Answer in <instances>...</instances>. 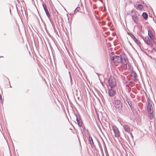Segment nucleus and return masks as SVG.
I'll return each instance as SVG.
<instances>
[{
  "instance_id": "f257e3e1",
  "label": "nucleus",
  "mask_w": 156,
  "mask_h": 156,
  "mask_svg": "<svg viewBox=\"0 0 156 156\" xmlns=\"http://www.w3.org/2000/svg\"><path fill=\"white\" fill-rule=\"evenodd\" d=\"M114 104L116 110L119 113L122 114H124L125 113V108H123L122 104L120 100H115L114 101Z\"/></svg>"
},
{
  "instance_id": "f03ea898",
  "label": "nucleus",
  "mask_w": 156,
  "mask_h": 156,
  "mask_svg": "<svg viewBox=\"0 0 156 156\" xmlns=\"http://www.w3.org/2000/svg\"><path fill=\"white\" fill-rule=\"evenodd\" d=\"M114 54L113 52L111 53V55H110V57L111 61L113 62L114 63H120L122 61V56L123 55H125V54L124 52H122L119 56L114 55L112 56Z\"/></svg>"
},
{
  "instance_id": "7ed1b4c3",
  "label": "nucleus",
  "mask_w": 156,
  "mask_h": 156,
  "mask_svg": "<svg viewBox=\"0 0 156 156\" xmlns=\"http://www.w3.org/2000/svg\"><path fill=\"white\" fill-rule=\"evenodd\" d=\"M108 82L111 88H114L116 85L115 80L113 76H111L109 78Z\"/></svg>"
},
{
  "instance_id": "20e7f679",
  "label": "nucleus",
  "mask_w": 156,
  "mask_h": 156,
  "mask_svg": "<svg viewBox=\"0 0 156 156\" xmlns=\"http://www.w3.org/2000/svg\"><path fill=\"white\" fill-rule=\"evenodd\" d=\"M76 111L77 113H74V114L76 117V121L78 125L80 127L82 125H83V123L82 120L80 115L77 109H76Z\"/></svg>"
},
{
  "instance_id": "39448f33",
  "label": "nucleus",
  "mask_w": 156,
  "mask_h": 156,
  "mask_svg": "<svg viewBox=\"0 0 156 156\" xmlns=\"http://www.w3.org/2000/svg\"><path fill=\"white\" fill-rule=\"evenodd\" d=\"M112 128L115 137L118 138L120 136L119 131L117 127L115 125L112 126Z\"/></svg>"
},
{
  "instance_id": "423d86ee",
  "label": "nucleus",
  "mask_w": 156,
  "mask_h": 156,
  "mask_svg": "<svg viewBox=\"0 0 156 156\" xmlns=\"http://www.w3.org/2000/svg\"><path fill=\"white\" fill-rule=\"evenodd\" d=\"M131 38L138 45L140 46L141 43L136 38V37L131 33H128Z\"/></svg>"
},
{
  "instance_id": "0eeeda50",
  "label": "nucleus",
  "mask_w": 156,
  "mask_h": 156,
  "mask_svg": "<svg viewBox=\"0 0 156 156\" xmlns=\"http://www.w3.org/2000/svg\"><path fill=\"white\" fill-rule=\"evenodd\" d=\"M87 136H89L88 138V141L89 142V144H90L91 146L92 147H95V145L93 141V140L92 137L90 135V133H88L87 134Z\"/></svg>"
},
{
  "instance_id": "6e6552de",
  "label": "nucleus",
  "mask_w": 156,
  "mask_h": 156,
  "mask_svg": "<svg viewBox=\"0 0 156 156\" xmlns=\"http://www.w3.org/2000/svg\"><path fill=\"white\" fill-rule=\"evenodd\" d=\"M147 30L148 37L151 39L152 41H153V40L155 39V37L154 36L153 32L148 29Z\"/></svg>"
},
{
  "instance_id": "1a4fd4ad",
  "label": "nucleus",
  "mask_w": 156,
  "mask_h": 156,
  "mask_svg": "<svg viewBox=\"0 0 156 156\" xmlns=\"http://www.w3.org/2000/svg\"><path fill=\"white\" fill-rule=\"evenodd\" d=\"M108 94L110 97H112L114 96L116 94V91L113 88L108 89Z\"/></svg>"
},
{
  "instance_id": "9d476101",
  "label": "nucleus",
  "mask_w": 156,
  "mask_h": 156,
  "mask_svg": "<svg viewBox=\"0 0 156 156\" xmlns=\"http://www.w3.org/2000/svg\"><path fill=\"white\" fill-rule=\"evenodd\" d=\"M149 37L148 36H146L145 38L144 36L142 37V38L143 39L145 43L148 45H151V41Z\"/></svg>"
},
{
  "instance_id": "9b49d317",
  "label": "nucleus",
  "mask_w": 156,
  "mask_h": 156,
  "mask_svg": "<svg viewBox=\"0 0 156 156\" xmlns=\"http://www.w3.org/2000/svg\"><path fill=\"white\" fill-rule=\"evenodd\" d=\"M122 59L121 63L122 65H126L127 64V63L129 62L128 58L126 57L125 55V56L123 55H123H122Z\"/></svg>"
},
{
  "instance_id": "f8f14e48",
  "label": "nucleus",
  "mask_w": 156,
  "mask_h": 156,
  "mask_svg": "<svg viewBox=\"0 0 156 156\" xmlns=\"http://www.w3.org/2000/svg\"><path fill=\"white\" fill-rule=\"evenodd\" d=\"M131 16L134 23H137L138 22V20L136 12H134V14H131Z\"/></svg>"
},
{
  "instance_id": "ddd939ff",
  "label": "nucleus",
  "mask_w": 156,
  "mask_h": 156,
  "mask_svg": "<svg viewBox=\"0 0 156 156\" xmlns=\"http://www.w3.org/2000/svg\"><path fill=\"white\" fill-rule=\"evenodd\" d=\"M123 128L125 130V131L128 133H129L130 130V128L129 126L126 124H124L123 126Z\"/></svg>"
},
{
  "instance_id": "4468645a",
  "label": "nucleus",
  "mask_w": 156,
  "mask_h": 156,
  "mask_svg": "<svg viewBox=\"0 0 156 156\" xmlns=\"http://www.w3.org/2000/svg\"><path fill=\"white\" fill-rule=\"evenodd\" d=\"M126 101L128 103L131 109H133V106L131 101H130V99L128 98H127L126 99Z\"/></svg>"
},
{
  "instance_id": "2eb2a0df",
  "label": "nucleus",
  "mask_w": 156,
  "mask_h": 156,
  "mask_svg": "<svg viewBox=\"0 0 156 156\" xmlns=\"http://www.w3.org/2000/svg\"><path fill=\"white\" fill-rule=\"evenodd\" d=\"M142 16L143 17L144 19L145 20H147L148 18V15L147 13L146 12H143Z\"/></svg>"
},
{
  "instance_id": "dca6fc26",
  "label": "nucleus",
  "mask_w": 156,
  "mask_h": 156,
  "mask_svg": "<svg viewBox=\"0 0 156 156\" xmlns=\"http://www.w3.org/2000/svg\"><path fill=\"white\" fill-rule=\"evenodd\" d=\"M147 101V107H152V103H153V102L149 98H148V101Z\"/></svg>"
},
{
  "instance_id": "f3484780",
  "label": "nucleus",
  "mask_w": 156,
  "mask_h": 156,
  "mask_svg": "<svg viewBox=\"0 0 156 156\" xmlns=\"http://www.w3.org/2000/svg\"><path fill=\"white\" fill-rule=\"evenodd\" d=\"M148 113V117L149 119L151 120H152L154 118L153 112H149Z\"/></svg>"
},
{
  "instance_id": "a211bd4d",
  "label": "nucleus",
  "mask_w": 156,
  "mask_h": 156,
  "mask_svg": "<svg viewBox=\"0 0 156 156\" xmlns=\"http://www.w3.org/2000/svg\"><path fill=\"white\" fill-rule=\"evenodd\" d=\"M144 8L143 5L141 4H139L136 7V9L140 10H142Z\"/></svg>"
},
{
  "instance_id": "6ab92c4d",
  "label": "nucleus",
  "mask_w": 156,
  "mask_h": 156,
  "mask_svg": "<svg viewBox=\"0 0 156 156\" xmlns=\"http://www.w3.org/2000/svg\"><path fill=\"white\" fill-rule=\"evenodd\" d=\"M131 73L132 76L134 77V78L137 77V75L136 72L133 71V70H132L131 72Z\"/></svg>"
},
{
  "instance_id": "aec40b11",
  "label": "nucleus",
  "mask_w": 156,
  "mask_h": 156,
  "mask_svg": "<svg viewBox=\"0 0 156 156\" xmlns=\"http://www.w3.org/2000/svg\"><path fill=\"white\" fill-rule=\"evenodd\" d=\"M147 110L148 113L153 112V107H147Z\"/></svg>"
},
{
  "instance_id": "412c9836",
  "label": "nucleus",
  "mask_w": 156,
  "mask_h": 156,
  "mask_svg": "<svg viewBox=\"0 0 156 156\" xmlns=\"http://www.w3.org/2000/svg\"><path fill=\"white\" fill-rule=\"evenodd\" d=\"M97 141L98 142V143L99 147L101 150L102 151V146H101V145L100 142H99V140H98V139H97Z\"/></svg>"
},
{
  "instance_id": "4be33fe9",
  "label": "nucleus",
  "mask_w": 156,
  "mask_h": 156,
  "mask_svg": "<svg viewBox=\"0 0 156 156\" xmlns=\"http://www.w3.org/2000/svg\"><path fill=\"white\" fill-rule=\"evenodd\" d=\"M45 13H46V15L47 16L48 18V19H50V18L51 17V15L49 13V11L46 12Z\"/></svg>"
},
{
  "instance_id": "5701e85b",
  "label": "nucleus",
  "mask_w": 156,
  "mask_h": 156,
  "mask_svg": "<svg viewBox=\"0 0 156 156\" xmlns=\"http://www.w3.org/2000/svg\"><path fill=\"white\" fill-rule=\"evenodd\" d=\"M80 9V8L79 7H76L74 11V13H75L76 12H78Z\"/></svg>"
},
{
  "instance_id": "b1692460",
  "label": "nucleus",
  "mask_w": 156,
  "mask_h": 156,
  "mask_svg": "<svg viewBox=\"0 0 156 156\" xmlns=\"http://www.w3.org/2000/svg\"><path fill=\"white\" fill-rule=\"evenodd\" d=\"M49 20H50V22L51 23L52 26V27L54 28V29L55 30V25L53 22L50 19H50H49Z\"/></svg>"
},
{
  "instance_id": "393cba45",
  "label": "nucleus",
  "mask_w": 156,
  "mask_h": 156,
  "mask_svg": "<svg viewBox=\"0 0 156 156\" xmlns=\"http://www.w3.org/2000/svg\"><path fill=\"white\" fill-rule=\"evenodd\" d=\"M49 20H50V22L51 23L52 26V27L54 28V29L55 30V25L53 22L50 19H50H49Z\"/></svg>"
},
{
  "instance_id": "a878e982",
  "label": "nucleus",
  "mask_w": 156,
  "mask_h": 156,
  "mask_svg": "<svg viewBox=\"0 0 156 156\" xmlns=\"http://www.w3.org/2000/svg\"><path fill=\"white\" fill-rule=\"evenodd\" d=\"M42 5H43V6L44 9L47 8L46 4L45 3H42Z\"/></svg>"
},
{
  "instance_id": "bb28decb",
  "label": "nucleus",
  "mask_w": 156,
  "mask_h": 156,
  "mask_svg": "<svg viewBox=\"0 0 156 156\" xmlns=\"http://www.w3.org/2000/svg\"><path fill=\"white\" fill-rule=\"evenodd\" d=\"M70 79V83L71 85L73 84V83L72 82V76L71 75H70V76H69Z\"/></svg>"
},
{
  "instance_id": "cd10ccee",
  "label": "nucleus",
  "mask_w": 156,
  "mask_h": 156,
  "mask_svg": "<svg viewBox=\"0 0 156 156\" xmlns=\"http://www.w3.org/2000/svg\"><path fill=\"white\" fill-rule=\"evenodd\" d=\"M147 154V156H151V153L150 152L148 151Z\"/></svg>"
},
{
  "instance_id": "c85d7f7f",
  "label": "nucleus",
  "mask_w": 156,
  "mask_h": 156,
  "mask_svg": "<svg viewBox=\"0 0 156 156\" xmlns=\"http://www.w3.org/2000/svg\"><path fill=\"white\" fill-rule=\"evenodd\" d=\"M83 125H84V124ZM80 127H82L84 131H85L86 130V129L85 128V126H84V125L83 126V125H82V126Z\"/></svg>"
},
{
  "instance_id": "c756f323",
  "label": "nucleus",
  "mask_w": 156,
  "mask_h": 156,
  "mask_svg": "<svg viewBox=\"0 0 156 156\" xmlns=\"http://www.w3.org/2000/svg\"><path fill=\"white\" fill-rule=\"evenodd\" d=\"M99 79L100 81V83H101V85L103 86V87H104V85L103 82L100 80V78H99Z\"/></svg>"
},
{
  "instance_id": "7c9ffc66",
  "label": "nucleus",
  "mask_w": 156,
  "mask_h": 156,
  "mask_svg": "<svg viewBox=\"0 0 156 156\" xmlns=\"http://www.w3.org/2000/svg\"><path fill=\"white\" fill-rule=\"evenodd\" d=\"M134 12H136L135 11H134L133 10H132L131 12L130 15L133 14H134Z\"/></svg>"
},
{
  "instance_id": "2f4dec72",
  "label": "nucleus",
  "mask_w": 156,
  "mask_h": 156,
  "mask_svg": "<svg viewBox=\"0 0 156 156\" xmlns=\"http://www.w3.org/2000/svg\"><path fill=\"white\" fill-rule=\"evenodd\" d=\"M0 101L1 102L2 104H3V102L2 101V97H0Z\"/></svg>"
},
{
  "instance_id": "473e14b6",
  "label": "nucleus",
  "mask_w": 156,
  "mask_h": 156,
  "mask_svg": "<svg viewBox=\"0 0 156 156\" xmlns=\"http://www.w3.org/2000/svg\"><path fill=\"white\" fill-rule=\"evenodd\" d=\"M129 133H130V135H131V136L132 137V138H133V134H132V133H130V132H129Z\"/></svg>"
},
{
  "instance_id": "72a5a7b5",
  "label": "nucleus",
  "mask_w": 156,
  "mask_h": 156,
  "mask_svg": "<svg viewBox=\"0 0 156 156\" xmlns=\"http://www.w3.org/2000/svg\"><path fill=\"white\" fill-rule=\"evenodd\" d=\"M136 77L134 78V79L133 80L134 81H136L137 80Z\"/></svg>"
},
{
  "instance_id": "f704fd0d",
  "label": "nucleus",
  "mask_w": 156,
  "mask_h": 156,
  "mask_svg": "<svg viewBox=\"0 0 156 156\" xmlns=\"http://www.w3.org/2000/svg\"><path fill=\"white\" fill-rule=\"evenodd\" d=\"M153 41H154L152 42L154 43L155 45L156 46V42L155 41V40H154Z\"/></svg>"
},
{
  "instance_id": "c9c22d12",
  "label": "nucleus",
  "mask_w": 156,
  "mask_h": 156,
  "mask_svg": "<svg viewBox=\"0 0 156 156\" xmlns=\"http://www.w3.org/2000/svg\"><path fill=\"white\" fill-rule=\"evenodd\" d=\"M44 11H45V12H47V11H48V9H47H47H44Z\"/></svg>"
},
{
  "instance_id": "e433bc0d",
  "label": "nucleus",
  "mask_w": 156,
  "mask_h": 156,
  "mask_svg": "<svg viewBox=\"0 0 156 156\" xmlns=\"http://www.w3.org/2000/svg\"><path fill=\"white\" fill-rule=\"evenodd\" d=\"M146 96L147 98V101H148V98H149V97L148 96V95H147L146 93Z\"/></svg>"
},
{
  "instance_id": "4c0bfd02",
  "label": "nucleus",
  "mask_w": 156,
  "mask_h": 156,
  "mask_svg": "<svg viewBox=\"0 0 156 156\" xmlns=\"http://www.w3.org/2000/svg\"><path fill=\"white\" fill-rule=\"evenodd\" d=\"M9 12H10V13L11 14V8L10 7L9 8Z\"/></svg>"
},
{
  "instance_id": "58836bf2",
  "label": "nucleus",
  "mask_w": 156,
  "mask_h": 156,
  "mask_svg": "<svg viewBox=\"0 0 156 156\" xmlns=\"http://www.w3.org/2000/svg\"><path fill=\"white\" fill-rule=\"evenodd\" d=\"M96 74L98 75V76L99 77V75H100V74H99L98 73H96Z\"/></svg>"
},
{
  "instance_id": "ea45409f",
  "label": "nucleus",
  "mask_w": 156,
  "mask_h": 156,
  "mask_svg": "<svg viewBox=\"0 0 156 156\" xmlns=\"http://www.w3.org/2000/svg\"><path fill=\"white\" fill-rule=\"evenodd\" d=\"M153 50H155V51L156 49V47H154V48H153Z\"/></svg>"
},
{
  "instance_id": "a19ab883",
  "label": "nucleus",
  "mask_w": 156,
  "mask_h": 156,
  "mask_svg": "<svg viewBox=\"0 0 156 156\" xmlns=\"http://www.w3.org/2000/svg\"><path fill=\"white\" fill-rule=\"evenodd\" d=\"M69 76H70V75H71L70 72H69Z\"/></svg>"
},
{
  "instance_id": "79ce46f5",
  "label": "nucleus",
  "mask_w": 156,
  "mask_h": 156,
  "mask_svg": "<svg viewBox=\"0 0 156 156\" xmlns=\"http://www.w3.org/2000/svg\"><path fill=\"white\" fill-rule=\"evenodd\" d=\"M103 142H104V144L105 146H105V143L104 142V141H103Z\"/></svg>"
},
{
  "instance_id": "37998d69",
  "label": "nucleus",
  "mask_w": 156,
  "mask_h": 156,
  "mask_svg": "<svg viewBox=\"0 0 156 156\" xmlns=\"http://www.w3.org/2000/svg\"><path fill=\"white\" fill-rule=\"evenodd\" d=\"M90 67L93 68H94V67L93 66H91Z\"/></svg>"
},
{
  "instance_id": "c03bdc74",
  "label": "nucleus",
  "mask_w": 156,
  "mask_h": 156,
  "mask_svg": "<svg viewBox=\"0 0 156 156\" xmlns=\"http://www.w3.org/2000/svg\"><path fill=\"white\" fill-rule=\"evenodd\" d=\"M129 43L130 44V45H131V43L129 42Z\"/></svg>"
},
{
  "instance_id": "a18cd8bd",
  "label": "nucleus",
  "mask_w": 156,
  "mask_h": 156,
  "mask_svg": "<svg viewBox=\"0 0 156 156\" xmlns=\"http://www.w3.org/2000/svg\"><path fill=\"white\" fill-rule=\"evenodd\" d=\"M3 57V56H0V58H1V57Z\"/></svg>"
},
{
  "instance_id": "49530a36",
  "label": "nucleus",
  "mask_w": 156,
  "mask_h": 156,
  "mask_svg": "<svg viewBox=\"0 0 156 156\" xmlns=\"http://www.w3.org/2000/svg\"><path fill=\"white\" fill-rule=\"evenodd\" d=\"M143 32V33H144V31H143V32Z\"/></svg>"
},
{
  "instance_id": "de8ad7c7",
  "label": "nucleus",
  "mask_w": 156,
  "mask_h": 156,
  "mask_svg": "<svg viewBox=\"0 0 156 156\" xmlns=\"http://www.w3.org/2000/svg\"><path fill=\"white\" fill-rule=\"evenodd\" d=\"M10 87H11V85H10Z\"/></svg>"
},
{
  "instance_id": "09e8293b",
  "label": "nucleus",
  "mask_w": 156,
  "mask_h": 156,
  "mask_svg": "<svg viewBox=\"0 0 156 156\" xmlns=\"http://www.w3.org/2000/svg\"><path fill=\"white\" fill-rule=\"evenodd\" d=\"M7 78L8 79V80H9V78H7Z\"/></svg>"
},
{
  "instance_id": "8fccbe9b",
  "label": "nucleus",
  "mask_w": 156,
  "mask_h": 156,
  "mask_svg": "<svg viewBox=\"0 0 156 156\" xmlns=\"http://www.w3.org/2000/svg\"><path fill=\"white\" fill-rule=\"evenodd\" d=\"M9 83H10L9 81Z\"/></svg>"
},
{
  "instance_id": "3c124183",
  "label": "nucleus",
  "mask_w": 156,
  "mask_h": 156,
  "mask_svg": "<svg viewBox=\"0 0 156 156\" xmlns=\"http://www.w3.org/2000/svg\"><path fill=\"white\" fill-rule=\"evenodd\" d=\"M81 129V132H82V130Z\"/></svg>"
}]
</instances>
